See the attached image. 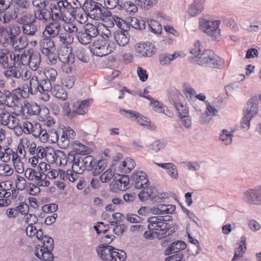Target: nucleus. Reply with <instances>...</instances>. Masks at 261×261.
Returning <instances> with one entry per match:
<instances>
[{
    "label": "nucleus",
    "instance_id": "11",
    "mask_svg": "<svg viewBox=\"0 0 261 261\" xmlns=\"http://www.w3.org/2000/svg\"><path fill=\"white\" fill-rule=\"evenodd\" d=\"M92 101V99H89L74 102L72 104V113H74V118L79 115H85Z\"/></svg>",
    "mask_w": 261,
    "mask_h": 261
},
{
    "label": "nucleus",
    "instance_id": "41",
    "mask_svg": "<svg viewBox=\"0 0 261 261\" xmlns=\"http://www.w3.org/2000/svg\"><path fill=\"white\" fill-rule=\"evenodd\" d=\"M9 51L7 49H2L0 51V67L3 69L9 67L8 56Z\"/></svg>",
    "mask_w": 261,
    "mask_h": 261
},
{
    "label": "nucleus",
    "instance_id": "59",
    "mask_svg": "<svg viewBox=\"0 0 261 261\" xmlns=\"http://www.w3.org/2000/svg\"><path fill=\"white\" fill-rule=\"evenodd\" d=\"M114 174L112 171V170L109 169L107 170L103 174H102L99 178L102 182H108L113 176Z\"/></svg>",
    "mask_w": 261,
    "mask_h": 261
},
{
    "label": "nucleus",
    "instance_id": "35",
    "mask_svg": "<svg viewBox=\"0 0 261 261\" xmlns=\"http://www.w3.org/2000/svg\"><path fill=\"white\" fill-rule=\"evenodd\" d=\"M111 253L110 261H125L126 258V254L123 250L115 247Z\"/></svg>",
    "mask_w": 261,
    "mask_h": 261
},
{
    "label": "nucleus",
    "instance_id": "29",
    "mask_svg": "<svg viewBox=\"0 0 261 261\" xmlns=\"http://www.w3.org/2000/svg\"><path fill=\"white\" fill-rule=\"evenodd\" d=\"M73 151L76 155H87L90 153V151L87 146L82 144L79 141H75L72 143Z\"/></svg>",
    "mask_w": 261,
    "mask_h": 261
},
{
    "label": "nucleus",
    "instance_id": "24",
    "mask_svg": "<svg viewBox=\"0 0 261 261\" xmlns=\"http://www.w3.org/2000/svg\"><path fill=\"white\" fill-rule=\"evenodd\" d=\"M40 247L38 245V247L36 246L35 248V255L43 261H53L54 259V256L52 253L53 250L45 249L44 248H41L40 249V253L38 252V249Z\"/></svg>",
    "mask_w": 261,
    "mask_h": 261
},
{
    "label": "nucleus",
    "instance_id": "32",
    "mask_svg": "<svg viewBox=\"0 0 261 261\" xmlns=\"http://www.w3.org/2000/svg\"><path fill=\"white\" fill-rule=\"evenodd\" d=\"M34 19L31 20L30 22L26 21L23 24L22 27L23 32L24 34L29 36H33L37 31V27L35 24Z\"/></svg>",
    "mask_w": 261,
    "mask_h": 261
},
{
    "label": "nucleus",
    "instance_id": "8",
    "mask_svg": "<svg viewBox=\"0 0 261 261\" xmlns=\"http://www.w3.org/2000/svg\"><path fill=\"white\" fill-rule=\"evenodd\" d=\"M131 184L134 185L135 188L141 189L145 186H147L149 180L147 174L143 171H137L135 172L130 178Z\"/></svg>",
    "mask_w": 261,
    "mask_h": 261
},
{
    "label": "nucleus",
    "instance_id": "6",
    "mask_svg": "<svg viewBox=\"0 0 261 261\" xmlns=\"http://www.w3.org/2000/svg\"><path fill=\"white\" fill-rule=\"evenodd\" d=\"M102 5L98 2L89 0L84 4V9L88 13L89 15L95 20H99L101 17Z\"/></svg>",
    "mask_w": 261,
    "mask_h": 261
},
{
    "label": "nucleus",
    "instance_id": "25",
    "mask_svg": "<svg viewBox=\"0 0 261 261\" xmlns=\"http://www.w3.org/2000/svg\"><path fill=\"white\" fill-rule=\"evenodd\" d=\"M50 16L49 8L37 9L34 11V18L33 19L34 20L36 21L37 19L46 23L51 20Z\"/></svg>",
    "mask_w": 261,
    "mask_h": 261
},
{
    "label": "nucleus",
    "instance_id": "33",
    "mask_svg": "<svg viewBox=\"0 0 261 261\" xmlns=\"http://www.w3.org/2000/svg\"><path fill=\"white\" fill-rule=\"evenodd\" d=\"M108 23L109 27H113L116 23L118 28L120 29L121 30H128V27L126 24L125 20H124L117 15H113L111 20H109Z\"/></svg>",
    "mask_w": 261,
    "mask_h": 261
},
{
    "label": "nucleus",
    "instance_id": "54",
    "mask_svg": "<svg viewBox=\"0 0 261 261\" xmlns=\"http://www.w3.org/2000/svg\"><path fill=\"white\" fill-rule=\"evenodd\" d=\"M135 162L134 160L127 158L122 162V165L125 168L123 170H125V172L127 173L130 172L135 167Z\"/></svg>",
    "mask_w": 261,
    "mask_h": 261
},
{
    "label": "nucleus",
    "instance_id": "15",
    "mask_svg": "<svg viewBox=\"0 0 261 261\" xmlns=\"http://www.w3.org/2000/svg\"><path fill=\"white\" fill-rule=\"evenodd\" d=\"M187 247L186 244L182 241H176L172 243L164 251L165 255H169L172 254L182 253V251Z\"/></svg>",
    "mask_w": 261,
    "mask_h": 261
},
{
    "label": "nucleus",
    "instance_id": "13",
    "mask_svg": "<svg viewBox=\"0 0 261 261\" xmlns=\"http://www.w3.org/2000/svg\"><path fill=\"white\" fill-rule=\"evenodd\" d=\"M258 99L256 96L251 97L244 108V113L254 117L258 111Z\"/></svg>",
    "mask_w": 261,
    "mask_h": 261
},
{
    "label": "nucleus",
    "instance_id": "31",
    "mask_svg": "<svg viewBox=\"0 0 261 261\" xmlns=\"http://www.w3.org/2000/svg\"><path fill=\"white\" fill-rule=\"evenodd\" d=\"M41 62V57L39 53L35 51L29 55V66L33 70L38 69Z\"/></svg>",
    "mask_w": 261,
    "mask_h": 261
},
{
    "label": "nucleus",
    "instance_id": "42",
    "mask_svg": "<svg viewBox=\"0 0 261 261\" xmlns=\"http://www.w3.org/2000/svg\"><path fill=\"white\" fill-rule=\"evenodd\" d=\"M85 32L88 33L89 36L92 39L96 37L99 34L97 28L92 23H88L84 26L83 29Z\"/></svg>",
    "mask_w": 261,
    "mask_h": 261
},
{
    "label": "nucleus",
    "instance_id": "4",
    "mask_svg": "<svg viewBox=\"0 0 261 261\" xmlns=\"http://www.w3.org/2000/svg\"><path fill=\"white\" fill-rule=\"evenodd\" d=\"M43 81L41 79L39 80L37 76L34 75L30 78L29 87L30 88V92L32 95H35L37 92L44 94V96L42 98L44 101H48L49 99V95L48 90L44 89L42 86Z\"/></svg>",
    "mask_w": 261,
    "mask_h": 261
},
{
    "label": "nucleus",
    "instance_id": "38",
    "mask_svg": "<svg viewBox=\"0 0 261 261\" xmlns=\"http://www.w3.org/2000/svg\"><path fill=\"white\" fill-rule=\"evenodd\" d=\"M76 37L79 41L83 45H87L92 41L91 38L84 30L77 33Z\"/></svg>",
    "mask_w": 261,
    "mask_h": 261
},
{
    "label": "nucleus",
    "instance_id": "43",
    "mask_svg": "<svg viewBox=\"0 0 261 261\" xmlns=\"http://www.w3.org/2000/svg\"><path fill=\"white\" fill-rule=\"evenodd\" d=\"M136 119L140 125L145 126L147 128L151 130H154L155 129V126L153 124H151L146 117L140 113Z\"/></svg>",
    "mask_w": 261,
    "mask_h": 261
},
{
    "label": "nucleus",
    "instance_id": "20",
    "mask_svg": "<svg viewBox=\"0 0 261 261\" xmlns=\"http://www.w3.org/2000/svg\"><path fill=\"white\" fill-rule=\"evenodd\" d=\"M114 39L120 46H124L129 41L128 30H119L114 33Z\"/></svg>",
    "mask_w": 261,
    "mask_h": 261
},
{
    "label": "nucleus",
    "instance_id": "7",
    "mask_svg": "<svg viewBox=\"0 0 261 261\" xmlns=\"http://www.w3.org/2000/svg\"><path fill=\"white\" fill-rule=\"evenodd\" d=\"M44 76L41 78L43 81L42 86L44 89H46L49 92L52 89V86L54 84L58 75L57 70L54 68H50L45 69L43 71Z\"/></svg>",
    "mask_w": 261,
    "mask_h": 261
},
{
    "label": "nucleus",
    "instance_id": "22",
    "mask_svg": "<svg viewBox=\"0 0 261 261\" xmlns=\"http://www.w3.org/2000/svg\"><path fill=\"white\" fill-rule=\"evenodd\" d=\"M43 36L44 38L40 43L42 54L50 50H56V43L54 38L48 37L46 35Z\"/></svg>",
    "mask_w": 261,
    "mask_h": 261
},
{
    "label": "nucleus",
    "instance_id": "10",
    "mask_svg": "<svg viewBox=\"0 0 261 261\" xmlns=\"http://www.w3.org/2000/svg\"><path fill=\"white\" fill-rule=\"evenodd\" d=\"M243 199L250 204H259L261 203V191L258 189H249L244 192Z\"/></svg>",
    "mask_w": 261,
    "mask_h": 261
},
{
    "label": "nucleus",
    "instance_id": "36",
    "mask_svg": "<svg viewBox=\"0 0 261 261\" xmlns=\"http://www.w3.org/2000/svg\"><path fill=\"white\" fill-rule=\"evenodd\" d=\"M119 6V10H124L125 12L129 13L130 14H134L138 11V8L136 4H134L133 2L126 1L122 2Z\"/></svg>",
    "mask_w": 261,
    "mask_h": 261
},
{
    "label": "nucleus",
    "instance_id": "56",
    "mask_svg": "<svg viewBox=\"0 0 261 261\" xmlns=\"http://www.w3.org/2000/svg\"><path fill=\"white\" fill-rule=\"evenodd\" d=\"M149 30L154 34H159L161 32V25L157 21H151L150 23H148Z\"/></svg>",
    "mask_w": 261,
    "mask_h": 261
},
{
    "label": "nucleus",
    "instance_id": "16",
    "mask_svg": "<svg viewBox=\"0 0 261 261\" xmlns=\"http://www.w3.org/2000/svg\"><path fill=\"white\" fill-rule=\"evenodd\" d=\"M114 181L115 182L113 185L114 188L117 189L120 191H125L127 189V186L130 179L126 175H120L119 174L114 175Z\"/></svg>",
    "mask_w": 261,
    "mask_h": 261
},
{
    "label": "nucleus",
    "instance_id": "37",
    "mask_svg": "<svg viewBox=\"0 0 261 261\" xmlns=\"http://www.w3.org/2000/svg\"><path fill=\"white\" fill-rule=\"evenodd\" d=\"M43 175L45 174L43 172H37L32 168H27L24 172L25 177L30 180H33L34 179L39 180L42 178Z\"/></svg>",
    "mask_w": 261,
    "mask_h": 261
},
{
    "label": "nucleus",
    "instance_id": "53",
    "mask_svg": "<svg viewBox=\"0 0 261 261\" xmlns=\"http://www.w3.org/2000/svg\"><path fill=\"white\" fill-rule=\"evenodd\" d=\"M56 50H53L47 51L45 53H43L45 56L47 57L49 61V63L51 65H55L57 63L58 59H59V54L57 55L55 53Z\"/></svg>",
    "mask_w": 261,
    "mask_h": 261
},
{
    "label": "nucleus",
    "instance_id": "44",
    "mask_svg": "<svg viewBox=\"0 0 261 261\" xmlns=\"http://www.w3.org/2000/svg\"><path fill=\"white\" fill-rule=\"evenodd\" d=\"M234 132L233 130L232 132H229L226 129H223L222 133L220 135V139L226 145H229L231 143L232 140L233 135L232 133Z\"/></svg>",
    "mask_w": 261,
    "mask_h": 261
},
{
    "label": "nucleus",
    "instance_id": "3",
    "mask_svg": "<svg viewBox=\"0 0 261 261\" xmlns=\"http://www.w3.org/2000/svg\"><path fill=\"white\" fill-rule=\"evenodd\" d=\"M220 21H211L206 19L200 21V29L211 36L213 40L219 41L221 38L220 30L219 29Z\"/></svg>",
    "mask_w": 261,
    "mask_h": 261
},
{
    "label": "nucleus",
    "instance_id": "19",
    "mask_svg": "<svg viewBox=\"0 0 261 261\" xmlns=\"http://www.w3.org/2000/svg\"><path fill=\"white\" fill-rule=\"evenodd\" d=\"M125 22L127 27H128V30H129L131 27L136 30L142 31L145 30L146 26V23L144 20L138 19L132 16L126 17Z\"/></svg>",
    "mask_w": 261,
    "mask_h": 261
},
{
    "label": "nucleus",
    "instance_id": "55",
    "mask_svg": "<svg viewBox=\"0 0 261 261\" xmlns=\"http://www.w3.org/2000/svg\"><path fill=\"white\" fill-rule=\"evenodd\" d=\"M252 118L253 117L249 114H244V116L241 121V126L243 130L246 131L249 128L250 125V122Z\"/></svg>",
    "mask_w": 261,
    "mask_h": 261
},
{
    "label": "nucleus",
    "instance_id": "62",
    "mask_svg": "<svg viewBox=\"0 0 261 261\" xmlns=\"http://www.w3.org/2000/svg\"><path fill=\"white\" fill-rule=\"evenodd\" d=\"M171 166H168L166 168V171L168 174L173 178H177L178 177V173L175 165L171 163H170Z\"/></svg>",
    "mask_w": 261,
    "mask_h": 261
},
{
    "label": "nucleus",
    "instance_id": "40",
    "mask_svg": "<svg viewBox=\"0 0 261 261\" xmlns=\"http://www.w3.org/2000/svg\"><path fill=\"white\" fill-rule=\"evenodd\" d=\"M224 64V60L215 54L213 58H211L207 66L213 68L220 69Z\"/></svg>",
    "mask_w": 261,
    "mask_h": 261
},
{
    "label": "nucleus",
    "instance_id": "45",
    "mask_svg": "<svg viewBox=\"0 0 261 261\" xmlns=\"http://www.w3.org/2000/svg\"><path fill=\"white\" fill-rule=\"evenodd\" d=\"M7 70L5 71V75L7 77H15L19 79L21 74L15 66H9Z\"/></svg>",
    "mask_w": 261,
    "mask_h": 261
},
{
    "label": "nucleus",
    "instance_id": "9",
    "mask_svg": "<svg viewBox=\"0 0 261 261\" xmlns=\"http://www.w3.org/2000/svg\"><path fill=\"white\" fill-rule=\"evenodd\" d=\"M105 36V38L102 37L101 39L94 42L90 48L91 51L94 55L102 57L108 55V51L106 46V39L108 38V36L106 35Z\"/></svg>",
    "mask_w": 261,
    "mask_h": 261
},
{
    "label": "nucleus",
    "instance_id": "60",
    "mask_svg": "<svg viewBox=\"0 0 261 261\" xmlns=\"http://www.w3.org/2000/svg\"><path fill=\"white\" fill-rule=\"evenodd\" d=\"M166 142L164 140H157L152 143L150 146L152 150L156 152L163 148Z\"/></svg>",
    "mask_w": 261,
    "mask_h": 261
},
{
    "label": "nucleus",
    "instance_id": "47",
    "mask_svg": "<svg viewBox=\"0 0 261 261\" xmlns=\"http://www.w3.org/2000/svg\"><path fill=\"white\" fill-rule=\"evenodd\" d=\"M68 35L67 33H58V35H55L54 38L56 44L59 43L60 45H67V37Z\"/></svg>",
    "mask_w": 261,
    "mask_h": 261
},
{
    "label": "nucleus",
    "instance_id": "30",
    "mask_svg": "<svg viewBox=\"0 0 261 261\" xmlns=\"http://www.w3.org/2000/svg\"><path fill=\"white\" fill-rule=\"evenodd\" d=\"M95 162L93 157L91 155H87L82 158V163L83 166L82 167V171H91L92 172L94 167H95Z\"/></svg>",
    "mask_w": 261,
    "mask_h": 261
},
{
    "label": "nucleus",
    "instance_id": "1",
    "mask_svg": "<svg viewBox=\"0 0 261 261\" xmlns=\"http://www.w3.org/2000/svg\"><path fill=\"white\" fill-rule=\"evenodd\" d=\"M165 217H167L166 216ZM168 219H165L162 217L153 216L147 219L148 225L147 226L148 229L153 230H159L161 231L160 235L157 234L156 236L159 239L165 238L167 235L166 233L170 229V225L169 223L165 221H169L171 216H168Z\"/></svg>",
    "mask_w": 261,
    "mask_h": 261
},
{
    "label": "nucleus",
    "instance_id": "50",
    "mask_svg": "<svg viewBox=\"0 0 261 261\" xmlns=\"http://www.w3.org/2000/svg\"><path fill=\"white\" fill-rule=\"evenodd\" d=\"M106 165L102 161H98L95 162V167L93 169L92 174L93 176H96L100 174L105 169Z\"/></svg>",
    "mask_w": 261,
    "mask_h": 261
},
{
    "label": "nucleus",
    "instance_id": "28",
    "mask_svg": "<svg viewBox=\"0 0 261 261\" xmlns=\"http://www.w3.org/2000/svg\"><path fill=\"white\" fill-rule=\"evenodd\" d=\"M203 5L202 1L195 0L193 4L190 5L188 9V13L192 16L198 15L202 11Z\"/></svg>",
    "mask_w": 261,
    "mask_h": 261
},
{
    "label": "nucleus",
    "instance_id": "48",
    "mask_svg": "<svg viewBox=\"0 0 261 261\" xmlns=\"http://www.w3.org/2000/svg\"><path fill=\"white\" fill-rule=\"evenodd\" d=\"M42 245L41 248L45 249L53 250L54 248V240L47 235H44V239L41 241Z\"/></svg>",
    "mask_w": 261,
    "mask_h": 261
},
{
    "label": "nucleus",
    "instance_id": "58",
    "mask_svg": "<svg viewBox=\"0 0 261 261\" xmlns=\"http://www.w3.org/2000/svg\"><path fill=\"white\" fill-rule=\"evenodd\" d=\"M126 219L127 221L132 223H141L143 221V219L138 216L136 214L127 213L126 215Z\"/></svg>",
    "mask_w": 261,
    "mask_h": 261
},
{
    "label": "nucleus",
    "instance_id": "63",
    "mask_svg": "<svg viewBox=\"0 0 261 261\" xmlns=\"http://www.w3.org/2000/svg\"><path fill=\"white\" fill-rule=\"evenodd\" d=\"M58 205L55 203L46 204L42 207V210L44 213H54L58 210Z\"/></svg>",
    "mask_w": 261,
    "mask_h": 261
},
{
    "label": "nucleus",
    "instance_id": "14",
    "mask_svg": "<svg viewBox=\"0 0 261 261\" xmlns=\"http://www.w3.org/2000/svg\"><path fill=\"white\" fill-rule=\"evenodd\" d=\"M167 93L170 103L175 109H177L178 107L181 108L183 107V105L179 102L182 98V95L175 88H170L167 91Z\"/></svg>",
    "mask_w": 261,
    "mask_h": 261
},
{
    "label": "nucleus",
    "instance_id": "26",
    "mask_svg": "<svg viewBox=\"0 0 261 261\" xmlns=\"http://www.w3.org/2000/svg\"><path fill=\"white\" fill-rule=\"evenodd\" d=\"M58 58L61 62L68 65L73 64L74 61V56L66 48L60 51Z\"/></svg>",
    "mask_w": 261,
    "mask_h": 261
},
{
    "label": "nucleus",
    "instance_id": "57",
    "mask_svg": "<svg viewBox=\"0 0 261 261\" xmlns=\"http://www.w3.org/2000/svg\"><path fill=\"white\" fill-rule=\"evenodd\" d=\"M75 81V79L74 76L67 75L62 79V83L63 85L69 89H70L73 86Z\"/></svg>",
    "mask_w": 261,
    "mask_h": 261
},
{
    "label": "nucleus",
    "instance_id": "23",
    "mask_svg": "<svg viewBox=\"0 0 261 261\" xmlns=\"http://www.w3.org/2000/svg\"><path fill=\"white\" fill-rule=\"evenodd\" d=\"M68 160H71V163H72L71 168L79 173H83L84 171H82V167L83 164L82 163V158L77 156L74 153L69 152L68 154Z\"/></svg>",
    "mask_w": 261,
    "mask_h": 261
},
{
    "label": "nucleus",
    "instance_id": "39",
    "mask_svg": "<svg viewBox=\"0 0 261 261\" xmlns=\"http://www.w3.org/2000/svg\"><path fill=\"white\" fill-rule=\"evenodd\" d=\"M135 2L141 8L148 10L157 4L158 0H135Z\"/></svg>",
    "mask_w": 261,
    "mask_h": 261
},
{
    "label": "nucleus",
    "instance_id": "34",
    "mask_svg": "<svg viewBox=\"0 0 261 261\" xmlns=\"http://www.w3.org/2000/svg\"><path fill=\"white\" fill-rule=\"evenodd\" d=\"M50 19L52 21H57L61 19L62 12L61 8L56 4H51L49 7Z\"/></svg>",
    "mask_w": 261,
    "mask_h": 261
},
{
    "label": "nucleus",
    "instance_id": "27",
    "mask_svg": "<svg viewBox=\"0 0 261 261\" xmlns=\"http://www.w3.org/2000/svg\"><path fill=\"white\" fill-rule=\"evenodd\" d=\"M49 92H51L53 95L59 99L65 100L67 98V91L61 85L54 84L52 89Z\"/></svg>",
    "mask_w": 261,
    "mask_h": 261
},
{
    "label": "nucleus",
    "instance_id": "12",
    "mask_svg": "<svg viewBox=\"0 0 261 261\" xmlns=\"http://www.w3.org/2000/svg\"><path fill=\"white\" fill-rule=\"evenodd\" d=\"M155 46L150 42L140 43L136 47V51L140 57H150L156 52Z\"/></svg>",
    "mask_w": 261,
    "mask_h": 261
},
{
    "label": "nucleus",
    "instance_id": "64",
    "mask_svg": "<svg viewBox=\"0 0 261 261\" xmlns=\"http://www.w3.org/2000/svg\"><path fill=\"white\" fill-rule=\"evenodd\" d=\"M184 256L183 253H173V254L166 257L165 261H185L182 259Z\"/></svg>",
    "mask_w": 261,
    "mask_h": 261
},
{
    "label": "nucleus",
    "instance_id": "51",
    "mask_svg": "<svg viewBox=\"0 0 261 261\" xmlns=\"http://www.w3.org/2000/svg\"><path fill=\"white\" fill-rule=\"evenodd\" d=\"M121 0H104V4L109 9L117 8L119 10V6H121Z\"/></svg>",
    "mask_w": 261,
    "mask_h": 261
},
{
    "label": "nucleus",
    "instance_id": "61",
    "mask_svg": "<svg viewBox=\"0 0 261 261\" xmlns=\"http://www.w3.org/2000/svg\"><path fill=\"white\" fill-rule=\"evenodd\" d=\"M27 112L30 115H35L39 113L40 110L39 107L36 103L29 104L27 107Z\"/></svg>",
    "mask_w": 261,
    "mask_h": 261
},
{
    "label": "nucleus",
    "instance_id": "17",
    "mask_svg": "<svg viewBox=\"0 0 261 261\" xmlns=\"http://www.w3.org/2000/svg\"><path fill=\"white\" fill-rule=\"evenodd\" d=\"M114 247L106 244H100L96 248L98 256L102 260L110 261L111 252Z\"/></svg>",
    "mask_w": 261,
    "mask_h": 261
},
{
    "label": "nucleus",
    "instance_id": "18",
    "mask_svg": "<svg viewBox=\"0 0 261 261\" xmlns=\"http://www.w3.org/2000/svg\"><path fill=\"white\" fill-rule=\"evenodd\" d=\"M15 93L3 90V91H0V97L3 99L5 103L7 106L11 107L15 106L18 101V98Z\"/></svg>",
    "mask_w": 261,
    "mask_h": 261
},
{
    "label": "nucleus",
    "instance_id": "52",
    "mask_svg": "<svg viewBox=\"0 0 261 261\" xmlns=\"http://www.w3.org/2000/svg\"><path fill=\"white\" fill-rule=\"evenodd\" d=\"M160 210L161 211V215L172 214L175 210L176 206L173 204H160Z\"/></svg>",
    "mask_w": 261,
    "mask_h": 261
},
{
    "label": "nucleus",
    "instance_id": "5",
    "mask_svg": "<svg viewBox=\"0 0 261 261\" xmlns=\"http://www.w3.org/2000/svg\"><path fill=\"white\" fill-rule=\"evenodd\" d=\"M6 31L7 33V35L5 36L6 43L18 46V42L20 43L22 40L21 37L17 38L21 32L20 28L17 24H10L9 28L6 29Z\"/></svg>",
    "mask_w": 261,
    "mask_h": 261
},
{
    "label": "nucleus",
    "instance_id": "21",
    "mask_svg": "<svg viewBox=\"0 0 261 261\" xmlns=\"http://www.w3.org/2000/svg\"><path fill=\"white\" fill-rule=\"evenodd\" d=\"M61 25L55 21L49 22L44 29L43 35L48 36V37L53 38L55 35H58L61 29Z\"/></svg>",
    "mask_w": 261,
    "mask_h": 261
},
{
    "label": "nucleus",
    "instance_id": "49",
    "mask_svg": "<svg viewBox=\"0 0 261 261\" xmlns=\"http://www.w3.org/2000/svg\"><path fill=\"white\" fill-rule=\"evenodd\" d=\"M75 56L79 60L84 63L88 61L89 57L86 54V51L83 48L80 47L76 50Z\"/></svg>",
    "mask_w": 261,
    "mask_h": 261
},
{
    "label": "nucleus",
    "instance_id": "2",
    "mask_svg": "<svg viewBox=\"0 0 261 261\" xmlns=\"http://www.w3.org/2000/svg\"><path fill=\"white\" fill-rule=\"evenodd\" d=\"M190 53L195 55V61L201 66H207L211 58L214 55V52L210 49H204L202 51L199 41H196L193 48L190 50Z\"/></svg>",
    "mask_w": 261,
    "mask_h": 261
},
{
    "label": "nucleus",
    "instance_id": "46",
    "mask_svg": "<svg viewBox=\"0 0 261 261\" xmlns=\"http://www.w3.org/2000/svg\"><path fill=\"white\" fill-rule=\"evenodd\" d=\"M57 144L62 149H66L69 146L70 144V140L68 138V137H67L66 134H65L64 132H62L61 137L60 138L59 137Z\"/></svg>",
    "mask_w": 261,
    "mask_h": 261
}]
</instances>
